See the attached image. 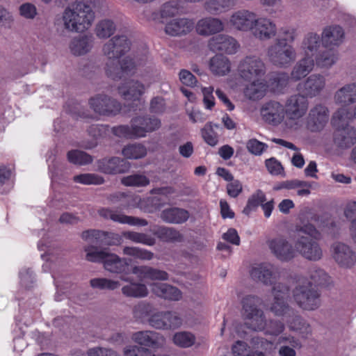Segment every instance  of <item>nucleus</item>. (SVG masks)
Listing matches in <instances>:
<instances>
[{"instance_id": "nucleus-1", "label": "nucleus", "mask_w": 356, "mask_h": 356, "mask_svg": "<svg viewBox=\"0 0 356 356\" xmlns=\"http://www.w3.org/2000/svg\"><path fill=\"white\" fill-rule=\"evenodd\" d=\"M130 41L125 35H117L108 40L102 47V53L106 57L105 70L111 79H120L125 76L137 72L138 67L145 64V59L134 61L130 58H119L130 49Z\"/></svg>"}, {"instance_id": "nucleus-2", "label": "nucleus", "mask_w": 356, "mask_h": 356, "mask_svg": "<svg viewBox=\"0 0 356 356\" xmlns=\"http://www.w3.org/2000/svg\"><path fill=\"white\" fill-rule=\"evenodd\" d=\"M286 38H276L266 49L268 60L275 66L288 68L296 60L297 53L294 47L288 42H292L296 38V31L293 29L284 31Z\"/></svg>"}, {"instance_id": "nucleus-3", "label": "nucleus", "mask_w": 356, "mask_h": 356, "mask_svg": "<svg viewBox=\"0 0 356 356\" xmlns=\"http://www.w3.org/2000/svg\"><path fill=\"white\" fill-rule=\"evenodd\" d=\"M95 19V13L90 5L76 1L63 12V27L70 32L82 33L88 30Z\"/></svg>"}, {"instance_id": "nucleus-4", "label": "nucleus", "mask_w": 356, "mask_h": 356, "mask_svg": "<svg viewBox=\"0 0 356 356\" xmlns=\"http://www.w3.org/2000/svg\"><path fill=\"white\" fill-rule=\"evenodd\" d=\"M292 299L305 311H314L321 305V293L315 289L305 276H296L292 280Z\"/></svg>"}, {"instance_id": "nucleus-5", "label": "nucleus", "mask_w": 356, "mask_h": 356, "mask_svg": "<svg viewBox=\"0 0 356 356\" xmlns=\"http://www.w3.org/2000/svg\"><path fill=\"white\" fill-rule=\"evenodd\" d=\"M319 235L316 229L311 224L302 227L295 241L296 252L309 261H318L323 257V251L315 240Z\"/></svg>"}, {"instance_id": "nucleus-6", "label": "nucleus", "mask_w": 356, "mask_h": 356, "mask_svg": "<svg viewBox=\"0 0 356 356\" xmlns=\"http://www.w3.org/2000/svg\"><path fill=\"white\" fill-rule=\"evenodd\" d=\"M161 121L155 117L148 115L136 116L131 119V125H120L113 128V133L119 137L140 138L147 136L148 133L159 129Z\"/></svg>"}, {"instance_id": "nucleus-7", "label": "nucleus", "mask_w": 356, "mask_h": 356, "mask_svg": "<svg viewBox=\"0 0 356 356\" xmlns=\"http://www.w3.org/2000/svg\"><path fill=\"white\" fill-rule=\"evenodd\" d=\"M309 102L304 95H291L284 106L286 115V125L291 129H298L302 125V118L306 115Z\"/></svg>"}, {"instance_id": "nucleus-8", "label": "nucleus", "mask_w": 356, "mask_h": 356, "mask_svg": "<svg viewBox=\"0 0 356 356\" xmlns=\"http://www.w3.org/2000/svg\"><path fill=\"white\" fill-rule=\"evenodd\" d=\"M266 72V66L258 56L250 55L241 58L238 63L236 74L244 81L261 79Z\"/></svg>"}, {"instance_id": "nucleus-9", "label": "nucleus", "mask_w": 356, "mask_h": 356, "mask_svg": "<svg viewBox=\"0 0 356 356\" xmlns=\"http://www.w3.org/2000/svg\"><path fill=\"white\" fill-rule=\"evenodd\" d=\"M149 325L157 330H175L184 323L181 314L176 311L156 312L148 319Z\"/></svg>"}, {"instance_id": "nucleus-10", "label": "nucleus", "mask_w": 356, "mask_h": 356, "mask_svg": "<svg viewBox=\"0 0 356 356\" xmlns=\"http://www.w3.org/2000/svg\"><path fill=\"white\" fill-rule=\"evenodd\" d=\"M289 292V286L283 283H278L273 286V301L270 304L269 309L275 316H284L286 318L291 314H293L294 309L286 301Z\"/></svg>"}, {"instance_id": "nucleus-11", "label": "nucleus", "mask_w": 356, "mask_h": 356, "mask_svg": "<svg viewBox=\"0 0 356 356\" xmlns=\"http://www.w3.org/2000/svg\"><path fill=\"white\" fill-rule=\"evenodd\" d=\"M88 104L95 113L102 116H113L121 110V104L116 99L105 94H98L92 97Z\"/></svg>"}, {"instance_id": "nucleus-12", "label": "nucleus", "mask_w": 356, "mask_h": 356, "mask_svg": "<svg viewBox=\"0 0 356 356\" xmlns=\"http://www.w3.org/2000/svg\"><path fill=\"white\" fill-rule=\"evenodd\" d=\"M326 86V78L321 74H313L304 81L299 83L297 90L306 99L314 98L321 95Z\"/></svg>"}, {"instance_id": "nucleus-13", "label": "nucleus", "mask_w": 356, "mask_h": 356, "mask_svg": "<svg viewBox=\"0 0 356 356\" xmlns=\"http://www.w3.org/2000/svg\"><path fill=\"white\" fill-rule=\"evenodd\" d=\"M332 259L341 268H350L356 264V254L348 245L336 242L330 248Z\"/></svg>"}, {"instance_id": "nucleus-14", "label": "nucleus", "mask_w": 356, "mask_h": 356, "mask_svg": "<svg viewBox=\"0 0 356 356\" xmlns=\"http://www.w3.org/2000/svg\"><path fill=\"white\" fill-rule=\"evenodd\" d=\"M329 110L323 104H318L311 108L307 117V127L312 132L323 129L329 120Z\"/></svg>"}, {"instance_id": "nucleus-15", "label": "nucleus", "mask_w": 356, "mask_h": 356, "mask_svg": "<svg viewBox=\"0 0 356 356\" xmlns=\"http://www.w3.org/2000/svg\"><path fill=\"white\" fill-rule=\"evenodd\" d=\"M250 33L256 39L266 41L276 36L277 29L271 19L256 16Z\"/></svg>"}, {"instance_id": "nucleus-16", "label": "nucleus", "mask_w": 356, "mask_h": 356, "mask_svg": "<svg viewBox=\"0 0 356 356\" xmlns=\"http://www.w3.org/2000/svg\"><path fill=\"white\" fill-rule=\"evenodd\" d=\"M250 276L254 280L261 282L265 285L277 284L280 273L277 267L271 264H261L254 266L250 271Z\"/></svg>"}, {"instance_id": "nucleus-17", "label": "nucleus", "mask_w": 356, "mask_h": 356, "mask_svg": "<svg viewBox=\"0 0 356 356\" xmlns=\"http://www.w3.org/2000/svg\"><path fill=\"white\" fill-rule=\"evenodd\" d=\"M268 248L271 253L282 261H288L296 255V248L285 238L277 237L268 241Z\"/></svg>"}, {"instance_id": "nucleus-18", "label": "nucleus", "mask_w": 356, "mask_h": 356, "mask_svg": "<svg viewBox=\"0 0 356 356\" xmlns=\"http://www.w3.org/2000/svg\"><path fill=\"white\" fill-rule=\"evenodd\" d=\"M260 113L264 121L273 126L280 124L286 116L284 106L276 101L265 103Z\"/></svg>"}, {"instance_id": "nucleus-19", "label": "nucleus", "mask_w": 356, "mask_h": 356, "mask_svg": "<svg viewBox=\"0 0 356 356\" xmlns=\"http://www.w3.org/2000/svg\"><path fill=\"white\" fill-rule=\"evenodd\" d=\"M208 47L212 51H221L227 54H236L240 45L235 38L226 34H219L211 38Z\"/></svg>"}, {"instance_id": "nucleus-20", "label": "nucleus", "mask_w": 356, "mask_h": 356, "mask_svg": "<svg viewBox=\"0 0 356 356\" xmlns=\"http://www.w3.org/2000/svg\"><path fill=\"white\" fill-rule=\"evenodd\" d=\"M257 15L248 10L234 12L229 19V24L234 29L243 32H250Z\"/></svg>"}, {"instance_id": "nucleus-21", "label": "nucleus", "mask_w": 356, "mask_h": 356, "mask_svg": "<svg viewBox=\"0 0 356 356\" xmlns=\"http://www.w3.org/2000/svg\"><path fill=\"white\" fill-rule=\"evenodd\" d=\"M99 216L105 219H110L120 224H127L131 226L144 227L148 225V222L143 218L127 216L124 213L113 211L110 209L102 208L98 211Z\"/></svg>"}, {"instance_id": "nucleus-22", "label": "nucleus", "mask_w": 356, "mask_h": 356, "mask_svg": "<svg viewBox=\"0 0 356 356\" xmlns=\"http://www.w3.org/2000/svg\"><path fill=\"white\" fill-rule=\"evenodd\" d=\"M131 339L142 346L153 348H161L165 343V337L161 334L151 330L136 332Z\"/></svg>"}, {"instance_id": "nucleus-23", "label": "nucleus", "mask_w": 356, "mask_h": 356, "mask_svg": "<svg viewBox=\"0 0 356 356\" xmlns=\"http://www.w3.org/2000/svg\"><path fill=\"white\" fill-rule=\"evenodd\" d=\"M195 29L199 35L210 36L222 32L225 30V24L220 18L206 17L197 22Z\"/></svg>"}, {"instance_id": "nucleus-24", "label": "nucleus", "mask_w": 356, "mask_h": 356, "mask_svg": "<svg viewBox=\"0 0 356 356\" xmlns=\"http://www.w3.org/2000/svg\"><path fill=\"white\" fill-rule=\"evenodd\" d=\"M99 170L106 174H120L129 170L130 164L120 157L105 158L97 162Z\"/></svg>"}, {"instance_id": "nucleus-25", "label": "nucleus", "mask_w": 356, "mask_h": 356, "mask_svg": "<svg viewBox=\"0 0 356 356\" xmlns=\"http://www.w3.org/2000/svg\"><path fill=\"white\" fill-rule=\"evenodd\" d=\"M149 85L137 80H131L118 87L119 94L126 100L136 101L145 92Z\"/></svg>"}, {"instance_id": "nucleus-26", "label": "nucleus", "mask_w": 356, "mask_h": 356, "mask_svg": "<svg viewBox=\"0 0 356 356\" xmlns=\"http://www.w3.org/2000/svg\"><path fill=\"white\" fill-rule=\"evenodd\" d=\"M289 329L296 332L301 338H308L312 332L310 324L297 312L293 311L286 318Z\"/></svg>"}, {"instance_id": "nucleus-27", "label": "nucleus", "mask_w": 356, "mask_h": 356, "mask_svg": "<svg viewBox=\"0 0 356 356\" xmlns=\"http://www.w3.org/2000/svg\"><path fill=\"white\" fill-rule=\"evenodd\" d=\"M248 82L243 90L245 98L251 101H258L266 96L268 87L264 80L255 79Z\"/></svg>"}, {"instance_id": "nucleus-28", "label": "nucleus", "mask_w": 356, "mask_h": 356, "mask_svg": "<svg viewBox=\"0 0 356 356\" xmlns=\"http://www.w3.org/2000/svg\"><path fill=\"white\" fill-rule=\"evenodd\" d=\"M322 39L315 33H308L303 38L300 50L303 57L314 58L322 44Z\"/></svg>"}, {"instance_id": "nucleus-29", "label": "nucleus", "mask_w": 356, "mask_h": 356, "mask_svg": "<svg viewBox=\"0 0 356 356\" xmlns=\"http://www.w3.org/2000/svg\"><path fill=\"white\" fill-rule=\"evenodd\" d=\"M150 288L154 295L165 300L179 301L182 298L179 289L167 283L154 282L150 284Z\"/></svg>"}, {"instance_id": "nucleus-30", "label": "nucleus", "mask_w": 356, "mask_h": 356, "mask_svg": "<svg viewBox=\"0 0 356 356\" xmlns=\"http://www.w3.org/2000/svg\"><path fill=\"white\" fill-rule=\"evenodd\" d=\"M120 280L128 284L124 285L121 291L122 293L128 298H145L149 294L147 286L141 282H133L132 280L126 276H121Z\"/></svg>"}, {"instance_id": "nucleus-31", "label": "nucleus", "mask_w": 356, "mask_h": 356, "mask_svg": "<svg viewBox=\"0 0 356 356\" xmlns=\"http://www.w3.org/2000/svg\"><path fill=\"white\" fill-rule=\"evenodd\" d=\"M132 273L140 280L165 281L169 277L167 272L148 266H135L132 268Z\"/></svg>"}, {"instance_id": "nucleus-32", "label": "nucleus", "mask_w": 356, "mask_h": 356, "mask_svg": "<svg viewBox=\"0 0 356 356\" xmlns=\"http://www.w3.org/2000/svg\"><path fill=\"white\" fill-rule=\"evenodd\" d=\"M336 104L347 107L356 102V82L349 83L338 89L334 95Z\"/></svg>"}, {"instance_id": "nucleus-33", "label": "nucleus", "mask_w": 356, "mask_h": 356, "mask_svg": "<svg viewBox=\"0 0 356 356\" xmlns=\"http://www.w3.org/2000/svg\"><path fill=\"white\" fill-rule=\"evenodd\" d=\"M194 26V22L187 18L174 19L169 22L165 28L168 35L179 36L191 32Z\"/></svg>"}, {"instance_id": "nucleus-34", "label": "nucleus", "mask_w": 356, "mask_h": 356, "mask_svg": "<svg viewBox=\"0 0 356 356\" xmlns=\"http://www.w3.org/2000/svg\"><path fill=\"white\" fill-rule=\"evenodd\" d=\"M314 67L313 58L303 57L296 63L291 73L290 78L293 81H298L306 77Z\"/></svg>"}, {"instance_id": "nucleus-35", "label": "nucleus", "mask_w": 356, "mask_h": 356, "mask_svg": "<svg viewBox=\"0 0 356 356\" xmlns=\"http://www.w3.org/2000/svg\"><path fill=\"white\" fill-rule=\"evenodd\" d=\"M93 38L90 35H80L73 38L69 44L72 54L82 56L88 53L92 48Z\"/></svg>"}, {"instance_id": "nucleus-36", "label": "nucleus", "mask_w": 356, "mask_h": 356, "mask_svg": "<svg viewBox=\"0 0 356 356\" xmlns=\"http://www.w3.org/2000/svg\"><path fill=\"white\" fill-rule=\"evenodd\" d=\"M82 238L86 241L95 243V241L104 238V243L109 245H119L121 243V237L115 233H108L99 230H88L82 233Z\"/></svg>"}, {"instance_id": "nucleus-37", "label": "nucleus", "mask_w": 356, "mask_h": 356, "mask_svg": "<svg viewBox=\"0 0 356 356\" xmlns=\"http://www.w3.org/2000/svg\"><path fill=\"white\" fill-rule=\"evenodd\" d=\"M209 67L214 75L223 76L231 72L232 63L227 56L222 54H216L210 59Z\"/></svg>"}, {"instance_id": "nucleus-38", "label": "nucleus", "mask_w": 356, "mask_h": 356, "mask_svg": "<svg viewBox=\"0 0 356 356\" xmlns=\"http://www.w3.org/2000/svg\"><path fill=\"white\" fill-rule=\"evenodd\" d=\"M277 343L281 345L278 350L279 356H296V348H300L299 339L291 335H282L278 338Z\"/></svg>"}, {"instance_id": "nucleus-39", "label": "nucleus", "mask_w": 356, "mask_h": 356, "mask_svg": "<svg viewBox=\"0 0 356 356\" xmlns=\"http://www.w3.org/2000/svg\"><path fill=\"white\" fill-rule=\"evenodd\" d=\"M334 143L339 147L346 149L356 143V129L352 127H346L336 131L334 138Z\"/></svg>"}, {"instance_id": "nucleus-40", "label": "nucleus", "mask_w": 356, "mask_h": 356, "mask_svg": "<svg viewBox=\"0 0 356 356\" xmlns=\"http://www.w3.org/2000/svg\"><path fill=\"white\" fill-rule=\"evenodd\" d=\"M152 232L163 242L177 243L181 242L184 240V236L174 227L156 226Z\"/></svg>"}, {"instance_id": "nucleus-41", "label": "nucleus", "mask_w": 356, "mask_h": 356, "mask_svg": "<svg viewBox=\"0 0 356 356\" xmlns=\"http://www.w3.org/2000/svg\"><path fill=\"white\" fill-rule=\"evenodd\" d=\"M160 217L167 223L182 224L189 218V213L186 209L173 207L163 210Z\"/></svg>"}, {"instance_id": "nucleus-42", "label": "nucleus", "mask_w": 356, "mask_h": 356, "mask_svg": "<svg viewBox=\"0 0 356 356\" xmlns=\"http://www.w3.org/2000/svg\"><path fill=\"white\" fill-rule=\"evenodd\" d=\"M339 59L338 53L332 49L323 51L314 58V66L323 70H329L333 67Z\"/></svg>"}, {"instance_id": "nucleus-43", "label": "nucleus", "mask_w": 356, "mask_h": 356, "mask_svg": "<svg viewBox=\"0 0 356 356\" xmlns=\"http://www.w3.org/2000/svg\"><path fill=\"white\" fill-rule=\"evenodd\" d=\"M236 3V0H207L204 8L211 15H220L231 10Z\"/></svg>"}, {"instance_id": "nucleus-44", "label": "nucleus", "mask_w": 356, "mask_h": 356, "mask_svg": "<svg viewBox=\"0 0 356 356\" xmlns=\"http://www.w3.org/2000/svg\"><path fill=\"white\" fill-rule=\"evenodd\" d=\"M300 186H304L305 188L297 190V195L299 196H308L311 189L316 188L318 185L314 181H305L298 179L288 180L282 182L278 188L297 189Z\"/></svg>"}, {"instance_id": "nucleus-45", "label": "nucleus", "mask_w": 356, "mask_h": 356, "mask_svg": "<svg viewBox=\"0 0 356 356\" xmlns=\"http://www.w3.org/2000/svg\"><path fill=\"white\" fill-rule=\"evenodd\" d=\"M104 268L113 273H122L128 267L126 259L120 258L117 254L108 252L104 261Z\"/></svg>"}, {"instance_id": "nucleus-46", "label": "nucleus", "mask_w": 356, "mask_h": 356, "mask_svg": "<svg viewBox=\"0 0 356 356\" xmlns=\"http://www.w3.org/2000/svg\"><path fill=\"white\" fill-rule=\"evenodd\" d=\"M343 35L341 27L334 26L325 29L321 38L326 46H338L343 42Z\"/></svg>"}, {"instance_id": "nucleus-47", "label": "nucleus", "mask_w": 356, "mask_h": 356, "mask_svg": "<svg viewBox=\"0 0 356 356\" xmlns=\"http://www.w3.org/2000/svg\"><path fill=\"white\" fill-rule=\"evenodd\" d=\"M306 277L312 285L314 284L327 287L332 284L331 277L324 270L319 268H312L309 271V277Z\"/></svg>"}, {"instance_id": "nucleus-48", "label": "nucleus", "mask_w": 356, "mask_h": 356, "mask_svg": "<svg viewBox=\"0 0 356 356\" xmlns=\"http://www.w3.org/2000/svg\"><path fill=\"white\" fill-rule=\"evenodd\" d=\"M115 23L111 19H104L96 24L95 33L99 39H107L115 33Z\"/></svg>"}, {"instance_id": "nucleus-49", "label": "nucleus", "mask_w": 356, "mask_h": 356, "mask_svg": "<svg viewBox=\"0 0 356 356\" xmlns=\"http://www.w3.org/2000/svg\"><path fill=\"white\" fill-rule=\"evenodd\" d=\"M261 302V299L258 296L252 295L245 296L241 302L242 314L244 318L261 310L258 308Z\"/></svg>"}, {"instance_id": "nucleus-50", "label": "nucleus", "mask_w": 356, "mask_h": 356, "mask_svg": "<svg viewBox=\"0 0 356 356\" xmlns=\"http://www.w3.org/2000/svg\"><path fill=\"white\" fill-rule=\"evenodd\" d=\"M245 319L248 327L254 331L263 332L266 328V319L262 310L254 313L253 315L246 317Z\"/></svg>"}, {"instance_id": "nucleus-51", "label": "nucleus", "mask_w": 356, "mask_h": 356, "mask_svg": "<svg viewBox=\"0 0 356 356\" xmlns=\"http://www.w3.org/2000/svg\"><path fill=\"white\" fill-rule=\"evenodd\" d=\"M122 236L134 243H141L147 246H153L156 243L155 238L145 233L127 231L122 233Z\"/></svg>"}, {"instance_id": "nucleus-52", "label": "nucleus", "mask_w": 356, "mask_h": 356, "mask_svg": "<svg viewBox=\"0 0 356 356\" xmlns=\"http://www.w3.org/2000/svg\"><path fill=\"white\" fill-rule=\"evenodd\" d=\"M123 156L129 159H138L146 156V147L140 143H133L126 145L122 149Z\"/></svg>"}, {"instance_id": "nucleus-53", "label": "nucleus", "mask_w": 356, "mask_h": 356, "mask_svg": "<svg viewBox=\"0 0 356 356\" xmlns=\"http://www.w3.org/2000/svg\"><path fill=\"white\" fill-rule=\"evenodd\" d=\"M290 80V75L287 73L279 72L271 76L269 85L274 92H281L288 86Z\"/></svg>"}, {"instance_id": "nucleus-54", "label": "nucleus", "mask_w": 356, "mask_h": 356, "mask_svg": "<svg viewBox=\"0 0 356 356\" xmlns=\"http://www.w3.org/2000/svg\"><path fill=\"white\" fill-rule=\"evenodd\" d=\"M195 336L186 331L176 332L172 337L173 343L181 348H186L191 347L195 343Z\"/></svg>"}, {"instance_id": "nucleus-55", "label": "nucleus", "mask_w": 356, "mask_h": 356, "mask_svg": "<svg viewBox=\"0 0 356 356\" xmlns=\"http://www.w3.org/2000/svg\"><path fill=\"white\" fill-rule=\"evenodd\" d=\"M90 284L92 288L99 290L113 291L120 286L119 281L104 277L91 279Z\"/></svg>"}, {"instance_id": "nucleus-56", "label": "nucleus", "mask_w": 356, "mask_h": 356, "mask_svg": "<svg viewBox=\"0 0 356 356\" xmlns=\"http://www.w3.org/2000/svg\"><path fill=\"white\" fill-rule=\"evenodd\" d=\"M123 254L143 261L152 260L154 256V253L149 250L130 246H126L123 248Z\"/></svg>"}, {"instance_id": "nucleus-57", "label": "nucleus", "mask_w": 356, "mask_h": 356, "mask_svg": "<svg viewBox=\"0 0 356 356\" xmlns=\"http://www.w3.org/2000/svg\"><path fill=\"white\" fill-rule=\"evenodd\" d=\"M266 201L265 193L257 190L248 199L246 207L243 209V213L249 215L252 211L255 210L259 205Z\"/></svg>"}, {"instance_id": "nucleus-58", "label": "nucleus", "mask_w": 356, "mask_h": 356, "mask_svg": "<svg viewBox=\"0 0 356 356\" xmlns=\"http://www.w3.org/2000/svg\"><path fill=\"white\" fill-rule=\"evenodd\" d=\"M84 251L86 253V259L91 262H103L108 254V252L103 250H99L97 247L90 245L84 248Z\"/></svg>"}, {"instance_id": "nucleus-59", "label": "nucleus", "mask_w": 356, "mask_h": 356, "mask_svg": "<svg viewBox=\"0 0 356 356\" xmlns=\"http://www.w3.org/2000/svg\"><path fill=\"white\" fill-rule=\"evenodd\" d=\"M121 182L127 186L143 187L149 184V179L144 175L134 174L123 177Z\"/></svg>"}, {"instance_id": "nucleus-60", "label": "nucleus", "mask_w": 356, "mask_h": 356, "mask_svg": "<svg viewBox=\"0 0 356 356\" xmlns=\"http://www.w3.org/2000/svg\"><path fill=\"white\" fill-rule=\"evenodd\" d=\"M356 120V105L353 108L341 107L338 109L333 115V121L341 123L346 122L350 120Z\"/></svg>"}, {"instance_id": "nucleus-61", "label": "nucleus", "mask_w": 356, "mask_h": 356, "mask_svg": "<svg viewBox=\"0 0 356 356\" xmlns=\"http://www.w3.org/2000/svg\"><path fill=\"white\" fill-rule=\"evenodd\" d=\"M153 306L146 302H140L136 305L133 309L134 318L136 319H143L147 316L149 317L154 313Z\"/></svg>"}, {"instance_id": "nucleus-62", "label": "nucleus", "mask_w": 356, "mask_h": 356, "mask_svg": "<svg viewBox=\"0 0 356 356\" xmlns=\"http://www.w3.org/2000/svg\"><path fill=\"white\" fill-rule=\"evenodd\" d=\"M202 136L204 140L210 146H216L218 143V136L214 131L211 123H207L201 129Z\"/></svg>"}, {"instance_id": "nucleus-63", "label": "nucleus", "mask_w": 356, "mask_h": 356, "mask_svg": "<svg viewBox=\"0 0 356 356\" xmlns=\"http://www.w3.org/2000/svg\"><path fill=\"white\" fill-rule=\"evenodd\" d=\"M67 159L70 163L78 165H85L92 161L90 156L79 150L70 151L67 153Z\"/></svg>"}, {"instance_id": "nucleus-64", "label": "nucleus", "mask_w": 356, "mask_h": 356, "mask_svg": "<svg viewBox=\"0 0 356 356\" xmlns=\"http://www.w3.org/2000/svg\"><path fill=\"white\" fill-rule=\"evenodd\" d=\"M73 179L76 183L86 185H98L104 183V179L101 176L90 173L76 175L74 177Z\"/></svg>"}]
</instances>
